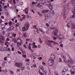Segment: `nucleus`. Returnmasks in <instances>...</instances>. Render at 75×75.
I'll return each instance as SVG.
<instances>
[{
  "label": "nucleus",
  "instance_id": "obj_1",
  "mask_svg": "<svg viewBox=\"0 0 75 75\" xmlns=\"http://www.w3.org/2000/svg\"><path fill=\"white\" fill-rule=\"evenodd\" d=\"M55 58V57L54 55H52L51 56L50 60L48 62V64L49 66H52L53 65Z\"/></svg>",
  "mask_w": 75,
  "mask_h": 75
},
{
  "label": "nucleus",
  "instance_id": "obj_2",
  "mask_svg": "<svg viewBox=\"0 0 75 75\" xmlns=\"http://www.w3.org/2000/svg\"><path fill=\"white\" fill-rule=\"evenodd\" d=\"M30 27V24L28 23H25L22 28V30L23 31H27Z\"/></svg>",
  "mask_w": 75,
  "mask_h": 75
},
{
  "label": "nucleus",
  "instance_id": "obj_3",
  "mask_svg": "<svg viewBox=\"0 0 75 75\" xmlns=\"http://www.w3.org/2000/svg\"><path fill=\"white\" fill-rule=\"evenodd\" d=\"M45 4L47 7H49L50 10H52L53 8L52 7V6L51 5V4L50 2L47 1L45 2Z\"/></svg>",
  "mask_w": 75,
  "mask_h": 75
},
{
  "label": "nucleus",
  "instance_id": "obj_4",
  "mask_svg": "<svg viewBox=\"0 0 75 75\" xmlns=\"http://www.w3.org/2000/svg\"><path fill=\"white\" fill-rule=\"evenodd\" d=\"M17 45V47L19 48V49H20V46H21V45L23 44V40H21V41H20V42H16Z\"/></svg>",
  "mask_w": 75,
  "mask_h": 75
},
{
  "label": "nucleus",
  "instance_id": "obj_5",
  "mask_svg": "<svg viewBox=\"0 0 75 75\" xmlns=\"http://www.w3.org/2000/svg\"><path fill=\"white\" fill-rule=\"evenodd\" d=\"M68 12V10L66 8H64V10H63V16L64 18H66V17L67 16V14H66V13H67Z\"/></svg>",
  "mask_w": 75,
  "mask_h": 75
},
{
  "label": "nucleus",
  "instance_id": "obj_6",
  "mask_svg": "<svg viewBox=\"0 0 75 75\" xmlns=\"http://www.w3.org/2000/svg\"><path fill=\"white\" fill-rule=\"evenodd\" d=\"M70 26L71 27V30L73 32H75V25L74 23H71Z\"/></svg>",
  "mask_w": 75,
  "mask_h": 75
},
{
  "label": "nucleus",
  "instance_id": "obj_7",
  "mask_svg": "<svg viewBox=\"0 0 75 75\" xmlns=\"http://www.w3.org/2000/svg\"><path fill=\"white\" fill-rule=\"evenodd\" d=\"M35 6H36L38 7H39L41 9H42V5L41 4H38L37 2H36L35 3Z\"/></svg>",
  "mask_w": 75,
  "mask_h": 75
},
{
  "label": "nucleus",
  "instance_id": "obj_8",
  "mask_svg": "<svg viewBox=\"0 0 75 75\" xmlns=\"http://www.w3.org/2000/svg\"><path fill=\"white\" fill-rule=\"evenodd\" d=\"M72 12L74 14L72 16H71L70 17L71 18H74V17H75V14H74L75 13V7H74V8L73 9Z\"/></svg>",
  "mask_w": 75,
  "mask_h": 75
},
{
  "label": "nucleus",
  "instance_id": "obj_9",
  "mask_svg": "<svg viewBox=\"0 0 75 75\" xmlns=\"http://www.w3.org/2000/svg\"><path fill=\"white\" fill-rule=\"evenodd\" d=\"M58 29H56L54 30V32L52 33V34L54 35L57 36V33H58Z\"/></svg>",
  "mask_w": 75,
  "mask_h": 75
},
{
  "label": "nucleus",
  "instance_id": "obj_10",
  "mask_svg": "<svg viewBox=\"0 0 75 75\" xmlns=\"http://www.w3.org/2000/svg\"><path fill=\"white\" fill-rule=\"evenodd\" d=\"M50 11V10L48 9H44L42 11V13H44V14H45V13H47Z\"/></svg>",
  "mask_w": 75,
  "mask_h": 75
},
{
  "label": "nucleus",
  "instance_id": "obj_11",
  "mask_svg": "<svg viewBox=\"0 0 75 75\" xmlns=\"http://www.w3.org/2000/svg\"><path fill=\"white\" fill-rule=\"evenodd\" d=\"M15 65L17 67H18L19 68H21V67H22V64L20 63H16L15 64Z\"/></svg>",
  "mask_w": 75,
  "mask_h": 75
},
{
  "label": "nucleus",
  "instance_id": "obj_12",
  "mask_svg": "<svg viewBox=\"0 0 75 75\" xmlns=\"http://www.w3.org/2000/svg\"><path fill=\"white\" fill-rule=\"evenodd\" d=\"M16 71L17 74L19 75H20V74H21L22 72H23V71H22V70H21V69H17Z\"/></svg>",
  "mask_w": 75,
  "mask_h": 75
},
{
  "label": "nucleus",
  "instance_id": "obj_13",
  "mask_svg": "<svg viewBox=\"0 0 75 75\" xmlns=\"http://www.w3.org/2000/svg\"><path fill=\"white\" fill-rule=\"evenodd\" d=\"M4 39V37H2V38L0 39V44L3 45V41Z\"/></svg>",
  "mask_w": 75,
  "mask_h": 75
},
{
  "label": "nucleus",
  "instance_id": "obj_14",
  "mask_svg": "<svg viewBox=\"0 0 75 75\" xmlns=\"http://www.w3.org/2000/svg\"><path fill=\"white\" fill-rule=\"evenodd\" d=\"M71 23L74 24V23L73 22H70L69 23H68V24L66 25V27L67 28H69V27H70V26H71Z\"/></svg>",
  "mask_w": 75,
  "mask_h": 75
},
{
  "label": "nucleus",
  "instance_id": "obj_15",
  "mask_svg": "<svg viewBox=\"0 0 75 75\" xmlns=\"http://www.w3.org/2000/svg\"><path fill=\"white\" fill-rule=\"evenodd\" d=\"M58 38L59 40H61L64 38V36L62 35H60L58 37Z\"/></svg>",
  "mask_w": 75,
  "mask_h": 75
},
{
  "label": "nucleus",
  "instance_id": "obj_16",
  "mask_svg": "<svg viewBox=\"0 0 75 75\" xmlns=\"http://www.w3.org/2000/svg\"><path fill=\"white\" fill-rule=\"evenodd\" d=\"M39 69H42V72H45V71H44V67L42 66H40L39 67Z\"/></svg>",
  "mask_w": 75,
  "mask_h": 75
},
{
  "label": "nucleus",
  "instance_id": "obj_17",
  "mask_svg": "<svg viewBox=\"0 0 75 75\" xmlns=\"http://www.w3.org/2000/svg\"><path fill=\"white\" fill-rule=\"evenodd\" d=\"M48 42H49V43H51L52 42H53V43H54V44H58V43H56L55 42L52 41L51 40H48Z\"/></svg>",
  "mask_w": 75,
  "mask_h": 75
},
{
  "label": "nucleus",
  "instance_id": "obj_18",
  "mask_svg": "<svg viewBox=\"0 0 75 75\" xmlns=\"http://www.w3.org/2000/svg\"><path fill=\"white\" fill-rule=\"evenodd\" d=\"M28 8H25V14H28Z\"/></svg>",
  "mask_w": 75,
  "mask_h": 75
},
{
  "label": "nucleus",
  "instance_id": "obj_19",
  "mask_svg": "<svg viewBox=\"0 0 75 75\" xmlns=\"http://www.w3.org/2000/svg\"><path fill=\"white\" fill-rule=\"evenodd\" d=\"M71 3H72V4L73 6H75V0H73V1H71Z\"/></svg>",
  "mask_w": 75,
  "mask_h": 75
},
{
  "label": "nucleus",
  "instance_id": "obj_20",
  "mask_svg": "<svg viewBox=\"0 0 75 75\" xmlns=\"http://www.w3.org/2000/svg\"><path fill=\"white\" fill-rule=\"evenodd\" d=\"M23 35L25 37H27V33H23Z\"/></svg>",
  "mask_w": 75,
  "mask_h": 75
},
{
  "label": "nucleus",
  "instance_id": "obj_21",
  "mask_svg": "<svg viewBox=\"0 0 75 75\" xmlns=\"http://www.w3.org/2000/svg\"><path fill=\"white\" fill-rule=\"evenodd\" d=\"M20 49L21 51V52H22L23 53V54H25V51L23 50V49Z\"/></svg>",
  "mask_w": 75,
  "mask_h": 75
},
{
  "label": "nucleus",
  "instance_id": "obj_22",
  "mask_svg": "<svg viewBox=\"0 0 75 75\" xmlns=\"http://www.w3.org/2000/svg\"><path fill=\"white\" fill-rule=\"evenodd\" d=\"M40 1H41V3L42 4H44L46 3V2H45V0H40Z\"/></svg>",
  "mask_w": 75,
  "mask_h": 75
},
{
  "label": "nucleus",
  "instance_id": "obj_23",
  "mask_svg": "<svg viewBox=\"0 0 75 75\" xmlns=\"http://www.w3.org/2000/svg\"><path fill=\"white\" fill-rule=\"evenodd\" d=\"M39 72L40 74V75H44V73H42L40 71V69L39 70Z\"/></svg>",
  "mask_w": 75,
  "mask_h": 75
},
{
  "label": "nucleus",
  "instance_id": "obj_24",
  "mask_svg": "<svg viewBox=\"0 0 75 75\" xmlns=\"http://www.w3.org/2000/svg\"><path fill=\"white\" fill-rule=\"evenodd\" d=\"M7 44H8V42H7V41H6L5 42V45H6V47H8V45H7Z\"/></svg>",
  "mask_w": 75,
  "mask_h": 75
},
{
  "label": "nucleus",
  "instance_id": "obj_25",
  "mask_svg": "<svg viewBox=\"0 0 75 75\" xmlns=\"http://www.w3.org/2000/svg\"><path fill=\"white\" fill-rule=\"evenodd\" d=\"M39 41L40 42V43H41V44H42V40H41V38H39Z\"/></svg>",
  "mask_w": 75,
  "mask_h": 75
},
{
  "label": "nucleus",
  "instance_id": "obj_26",
  "mask_svg": "<svg viewBox=\"0 0 75 75\" xmlns=\"http://www.w3.org/2000/svg\"><path fill=\"white\" fill-rule=\"evenodd\" d=\"M22 16H23V19H24V18H25V17H26V15H25L22 14L21 15Z\"/></svg>",
  "mask_w": 75,
  "mask_h": 75
},
{
  "label": "nucleus",
  "instance_id": "obj_27",
  "mask_svg": "<svg viewBox=\"0 0 75 75\" xmlns=\"http://www.w3.org/2000/svg\"><path fill=\"white\" fill-rule=\"evenodd\" d=\"M68 61L69 62V63H71V64H73V61L71 60H68Z\"/></svg>",
  "mask_w": 75,
  "mask_h": 75
},
{
  "label": "nucleus",
  "instance_id": "obj_28",
  "mask_svg": "<svg viewBox=\"0 0 75 75\" xmlns=\"http://www.w3.org/2000/svg\"><path fill=\"white\" fill-rule=\"evenodd\" d=\"M12 41H13V42H14L15 44H16V39L15 38H13L12 39Z\"/></svg>",
  "mask_w": 75,
  "mask_h": 75
},
{
  "label": "nucleus",
  "instance_id": "obj_29",
  "mask_svg": "<svg viewBox=\"0 0 75 75\" xmlns=\"http://www.w3.org/2000/svg\"><path fill=\"white\" fill-rule=\"evenodd\" d=\"M8 24L9 26H11V25H12V22L10 21L9 22H8Z\"/></svg>",
  "mask_w": 75,
  "mask_h": 75
},
{
  "label": "nucleus",
  "instance_id": "obj_30",
  "mask_svg": "<svg viewBox=\"0 0 75 75\" xmlns=\"http://www.w3.org/2000/svg\"><path fill=\"white\" fill-rule=\"evenodd\" d=\"M1 27L2 28H4V27H5V26L4 24H2L1 25Z\"/></svg>",
  "mask_w": 75,
  "mask_h": 75
},
{
  "label": "nucleus",
  "instance_id": "obj_31",
  "mask_svg": "<svg viewBox=\"0 0 75 75\" xmlns=\"http://www.w3.org/2000/svg\"><path fill=\"white\" fill-rule=\"evenodd\" d=\"M46 15H45V21L46 22L47 21H48V18H47V17H45Z\"/></svg>",
  "mask_w": 75,
  "mask_h": 75
},
{
  "label": "nucleus",
  "instance_id": "obj_32",
  "mask_svg": "<svg viewBox=\"0 0 75 75\" xmlns=\"http://www.w3.org/2000/svg\"><path fill=\"white\" fill-rule=\"evenodd\" d=\"M65 71H64V70H63L62 71V75H65Z\"/></svg>",
  "mask_w": 75,
  "mask_h": 75
},
{
  "label": "nucleus",
  "instance_id": "obj_33",
  "mask_svg": "<svg viewBox=\"0 0 75 75\" xmlns=\"http://www.w3.org/2000/svg\"><path fill=\"white\" fill-rule=\"evenodd\" d=\"M47 45H48V46H49L50 47H52V45H51V44H49V43H48L47 44Z\"/></svg>",
  "mask_w": 75,
  "mask_h": 75
},
{
  "label": "nucleus",
  "instance_id": "obj_34",
  "mask_svg": "<svg viewBox=\"0 0 75 75\" xmlns=\"http://www.w3.org/2000/svg\"><path fill=\"white\" fill-rule=\"evenodd\" d=\"M59 62H62V58H61V57L59 58Z\"/></svg>",
  "mask_w": 75,
  "mask_h": 75
},
{
  "label": "nucleus",
  "instance_id": "obj_35",
  "mask_svg": "<svg viewBox=\"0 0 75 75\" xmlns=\"http://www.w3.org/2000/svg\"><path fill=\"white\" fill-rule=\"evenodd\" d=\"M0 51H4V48H3V47L0 48Z\"/></svg>",
  "mask_w": 75,
  "mask_h": 75
},
{
  "label": "nucleus",
  "instance_id": "obj_36",
  "mask_svg": "<svg viewBox=\"0 0 75 75\" xmlns=\"http://www.w3.org/2000/svg\"><path fill=\"white\" fill-rule=\"evenodd\" d=\"M20 25V23H17L16 24V27H18Z\"/></svg>",
  "mask_w": 75,
  "mask_h": 75
},
{
  "label": "nucleus",
  "instance_id": "obj_37",
  "mask_svg": "<svg viewBox=\"0 0 75 75\" xmlns=\"http://www.w3.org/2000/svg\"><path fill=\"white\" fill-rule=\"evenodd\" d=\"M29 46H28V48H29V49L30 50L31 49V44L30 43H29Z\"/></svg>",
  "mask_w": 75,
  "mask_h": 75
},
{
  "label": "nucleus",
  "instance_id": "obj_38",
  "mask_svg": "<svg viewBox=\"0 0 75 75\" xmlns=\"http://www.w3.org/2000/svg\"><path fill=\"white\" fill-rule=\"evenodd\" d=\"M33 28H35V29H36L37 30H38V28H37V26H36V25H34L33 26Z\"/></svg>",
  "mask_w": 75,
  "mask_h": 75
},
{
  "label": "nucleus",
  "instance_id": "obj_39",
  "mask_svg": "<svg viewBox=\"0 0 75 75\" xmlns=\"http://www.w3.org/2000/svg\"><path fill=\"white\" fill-rule=\"evenodd\" d=\"M39 30L41 33H44V31L41 28L39 29Z\"/></svg>",
  "mask_w": 75,
  "mask_h": 75
},
{
  "label": "nucleus",
  "instance_id": "obj_40",
  "mask_svg": "<svg viewBox=\"0 0 75 75\" xmlns=\"http://www.w3.org/2000/svg\"><path fill=\"white\" fill-rule=\"evenodd\" d=\"M52 29H54L53 28H50L48 29V31H50L51 30H52Z\"/></svg>",
  "mask_w": 75,
  "mask_h": 75
},
{
  "label": "nucleus",
  "instance_id": "obj_41",
  "mask_svg": "<svg viewBox=\"0 0 75 75\" xmlns=\"http://www.w3.org/2000/svg\"><path fill=\"white\" fill-rule=\"evenodd\" d=\"M51 13L52 15H54V14H55V12H54V11H52Z\"/></svg>",
  "mask_w": 75,
  "mask_h": 75
},
{
  "label": "nucleus",
  "instance_id": "obj_42",
  "mask_svg": "<svg viewBox=\"0 0 75 75\" xmlns=\"http://www.w3.org/2000/svg\"><path fill=\"white\" fill-rule=\"evenodd\" d=\"M23 57V58H26V56L25 55L23 54L22 55Z\"/></svg>",
  "mask_w": 75,
  "mask_h": 75
},
{
  "label": "nucleus",
  "instance_id": "obj_43",
  "mask_svg": "<svg viewBox=\"0 0 75 75\" xmlns=\"http://www.w3.org/2000/svg\"><path fill=\"white\" fill-rule=\"evenodd\" d=\"M30 11H32V12H33V13H35V12H34V10H33V9L31 8L30 9Z\"/></svg>",
  "mask_w": 75,
  "mask_h": 75
},
{
  "label": "nucleus",
  "instance_id": "obj_44",
  "mask_svg": "<svg viewBox=\"0 0 75 75\" xmlns=\"http://www.w3.org/2000/svg\"><path fill=\"white\" fill-rule=\"evenodd\" d=\"M17 41H18V40H20V41H23V40H21V38H18L17 39Z\"/></svg>",
  "mask_w": 75,
  "mask_h": 75
},
{
  "label": "nucleus",
  "instance_id": "obj_45",
  "mask_svg": "<svg viewBox=\"0 0 75 75\" xmlns=\"http://www.w3.org/2000/svg\"><path fill=\"white\" fill-rule=\"evenodd\" d=\"M33 67H34V68H36V67H37L36 66V64H33Z\"/></svg>",
  "mask_w": 75,
  "mask_h": 75
},
{
  "label": "nucleus",
  "instance_id": "obj_46",
  "mask_svg": "<svg viewBox=\"0 0 75 75\" xmlns=\"http://www.w3.org/2000/svg\"><path fill=\"white\" fill-rule=\"evenodd\" d=\"M75 74V71H73L72 72H71V74L72 75H74Z\"/></svg>",
  "mask_w": 75,
  "mask_h": 75
},
{
  "label": "nucleus",
  "instance_id": "obj_47",
  "mask_svg": "<svg viewBox=\"0 0 75 75\" xmlns=\"http://www.w3.org/2000/svg\"><path fill=\"white\" fill-rule=\"evenodd\" d=\"M20 5L22 6V5H23V2H20Z\"/></svg>",
  "mask_w": 75,
  "mask_h": 75
},
{
  "label": "nucleus",
  "instance_id": "obj_48",
  "mask_svg": "<svg viewBox=\"0 0 75 75\" xmlns=\"http://www.w3.org/2000/svg\"><path fill=\"white\" fill-rule=\"evenodd\" d=\"M52 38H53L54 40H57V38L55 37L54 36H52Z\"/></svg>",
  "mask_w": 75,
  "mask_h": 75
},
{
  "label": "nucleus",
  "instance_id": "obj_49",
  "mask_svg": "<svg viewBox=\"0 0 75 75\" xmlns=\"http://www.w3.org/2000/svg\"><path fill=\"white\" fill-rule=\"evenodd\" d=\"M10 73H11V74H14V72H13V71L12 70L10 71Z\"/></svg>",
  "mask_w": 75,
  "mask_h": 75
},
{
  "label": "nucleus",
  "instance_id": "obj_50",
  "mask_svg": "<svg viewBox=\"0 0 75 75\" xmlns=\"http://www.w3.org/2000/svg\"><path fill=\"white\" fill-rule=\"evenodd\" d=\"M7 51H9V52H10V51H11V50H10V48H8Z\"/></svg>",
  "mask_w": 75,
  "mask_h": 75
},
{
  "label": "nucleus",
  "instance_id": "obj_51",
  "mask_svg": "<svg viewBox=\"0 0 75 75\" xmlns=\"http://www.w3.org/2000/svg\"><path fill=\"white\" fill-rule=\"evenodd\" d=\"M14 47H12V50L11 51H14Z\"/></svg>",
  "mask_w": 75,
  "mask_h": 75
},
{
  "label": "nucleus",
  "instance_id": "obj_52",
  "mask_svg": "<svg viewBox=\"0 0 75 75\" xmlns=\"http://www.w3.org/2000/svg\"><path fill=\"white\" fill-rule=\"evenodd\" d=\"M18 52L19 54H20V55H21V52H20L19 51H18Z\"/></svg>",
  "mask_w": 75,
  "mask_h": 75
},
{
  "label": "nucleus",
  "instance_id": "obj_53",
  "mask_svg": "<svg viewBox=\"0 0 75 75\" xmlns=\"http://www.w3.org/2000/svg\"><path fill=\"white\" fill-rule=\"evenodd\" d=\"M33 47H34V48H37V46L36 45H33Z\"/></svg>",
  "mask_w": 75,
  "mask_h": 75
},
{
  "label": "nucleus",
  "instance_id": "obj_54",
  "mask_svg": "<svg viewBox=\"0 0 75 75\" xmlns=\"http://www.w3.org/2000/svg\"><path fill=\"white\" fill-rule=\"evenodd\" d=\"M25 61L26 62H29L30 60L29 59H25Z\"/></svg>",
  "mask_w": 75,
  "mask_h": 75
},
{
  "label": "nucleus",
  "instance_id": "obj_55",
  "mask_svg": "<svg viewBox=\"0 0 75 75\" xmlns=\"http://www.w3.org/2000/svg\"><path fill=\"white\" fill-rule=\"evenodd\" d=\"M10 35H12L11 34H9V35H8V36H9V37H10V38H12V36H11Z\"/></svg>",
  "mask_w": 75,
  "mask_h": 75
},
{
  "label": "nucleus",
  "instance_id": "obj_56",
  "mask_svg": "<svg viewBox=\"0 0 75 75\" xmlns=\"http://www.w3.org/2000/svg\"><path fill=\"white\" fill-rule=\"evenodd\" d=\"M26 17L27 18H30V16H28V15H27Z\"/></svg>",
  "mask_w": 75,
  "mask_h": 75
},
{
  "label": "nucleus",
  "instance_id": "obj_57",
  "mask_svg": "<svg viewBox=\"0 0 75 75\" xmlns=\"http://www.w3.org/2000/svg\"><path fill=\"white\" fill-rule=\"evenodd\" d=\"M4 49V51H7L6 47H5Z\"/></svg>",
  "mask_w": 75,
  "mask_h": 75
},
{
  "label": "nucleus",
  "instance_id": "obj_58",
  "mask_svg": "<svg viewBox=\"0 0 75 75\" xmlns=\"http://www.w3.org/2000/svg\"><path fill=\"white\" fill-rule=\"evenodd\" d=\"M4 61H6L7 60V57H5L4 58Z\"/></svg>",
  "mask_w": 75,
  "mask_h": 75
},
{
  "label": "nucleus",
  "instance_id": "obj_59",
  "mask_svg": "<svg viewBox=\"0 0 75 75\" xmlns=\"http://www.w3.org/2000/svg\"><path fill=\"white\" fill-rule=\"evenodd\" d=\"M42 64L44 66H45V63L44 62H42Z\"/></svg>",
  "mask_w": 75,
  "mask_h": 75
},
{
  "label": "nucleus",
  "instance_id": "obj_60",
  "mask_svg": "<svg viewBox=\"0 0 75 75\" xmlns=\"http://www.w3.org/2000/svg\"><path fill=\"white\" fill-rule=\"evenodd\" d=\"M38 59L39 60H41L42 59V57H40L39 58H38Z\"/></svg>",
  "mask_w": 75,
  "mask_h": 75
},
{
  "label": "nucleus",
  "instance_id": "obj_61",
  "mask_svg": "<svg viewBox=\"0 0 75 75\" xmlns=\"http://www.w3.org/2000/svg\"><path fill=\"white\" fill-rule=\"evenodd\" d=\"M46 25L47 27H49V26L50 25H49L48 24V23H47L46 24Z\"/></svg>",
  "mask_w": 75,
  "mask_h": 75
},
{
  "label": "nucleus",
  "instance_id": "obj_62",
  "mask_svg": "<svg viewBox=\"0 0 75 75\" xmlns=\"http://www.w3.org/2000/svg\"><path fill=\"white\" fill-rule=\"evenodd\" d=\"M26 41H30V39L28 38L27 39H26Z\"/></svg>",
  "mask_w": 75,
  "mask_h": 75
},
{
  "label": "nucleus",
  "instance_id": "obj_63",
  "mask_svg": "<svg viewBox=\"0 0 75 75\" xmlns=\"http://www.w3.org/2000/svg\"><path fill=\"white\" fill-rule=\"evenodd\" d=\"M74 40V38H72L70 39V41H73V40Z\"/></svg>",
  "mask_w": 75,
  "mask_h": 75
},
{
  "label": "nucleus",
  "instance_id": "obj_64",
  "mask_svg": "<svg viewBox=\"0 0 75 75\" xmlns=\"http://www.w3.org/2000/svg\"><path fill=\"white\" fill-rule=\"evenodd\" d=\"M60 46L61 47H63V45L62 44H61L60 45Z\"/></svg>",
  "mask_w": 75,
  "mask_h": 75
}]
</instances>
